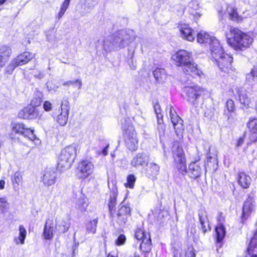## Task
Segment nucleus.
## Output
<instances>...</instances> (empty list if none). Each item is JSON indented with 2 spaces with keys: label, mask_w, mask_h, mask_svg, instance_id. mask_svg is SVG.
Masks as SVG:
<instances>
[{
  "label": "nucleus",
  "mask_w": 257,
  "mask_h": 257,
  "mask_svg": "<svg viewBox=\"0 0 257 257\" xmlns=\"http://www.w3.org/2000/svg\"><path fill=\"white\" fill-rule=\"evenodd\" d=\"M19 65L16 63V61L13 59L10 64L6 67V73L10 74L13 72L15 68Z\"/></svg>",
  "instance_id": "8fccbe9b"
},
{
  "label": "nucleus",
  "mask_w": 257,
  "mask_h": 257,
  "mask_svg": "<svg viewBox=\"0 0 257 257\" xmlns=\"http://www.w3.org/2000/svg\"><path fill=\"white\" fill-rule=\"evenodd\" d=\"M175 165L178 172L182 175L188 174L186 165V159L174 161Z\"/></svg>",
  "instance_id": "f704fd0d"
},
{
  "label": "nucleus",
  "mask_w": 257,
  "mask_h": 257,
  "mask_svg": "<svg viewBox=\"0 0 257 257\" xmlns=\"http://www.w3.org/2000/svg\"><path fill=\"white\" fill-rule=\"evenodd\" d=\"M134 51H133L131 53L130 52L128 53V57H130V59H128V64L130 65V68L133 70H135L137 68V65H136V63L134 62L133 61V56H134Z\"/></svg>",
  "instance_id": "5fc2aeb1"
},
{
  "label": "nucleus",
  "mask_w": 257,
  "mask_h": 257,
  "mask_svg": "<svg viewBox=\"0 0 257 257\" xmlns=\"http://www.w3.org/2000/svg\"><path fill=\"white\" fill-rule=\"evenodd\" d=\"M215 39V38L210 36L207 33L203 31H201L197 35V42L200 44H210L213 41L212 39Z\"/></svg>",
  "instance_id": "bb28decb"
},
{
  "label": "nucleus",
  "mask_w": 257,
  "mask_h": 257,
  "mask_svg": "<svg viewBox=\"0 0 257 257\" xmlns=\"http://www.w3.org/2000/svg\"><path fill=\"white\" fill-rule=\"evenodd\" d=\"M62 85L64 86L73 85L79 88L80 87V81L79 80L67 81L64 82Z\"/></svg>",
  "instance_id": "6e6d98bb"
},
{
  "label": "nucleus",
  "mask_w": 257,
  "mask_h": 257,
  "mask_svg": "<svg viewBox=\"0 0 257 257\" xmlns=\"http://www.w3.org/2000/svg\"><path fill=\"white\" fill-rule=\"evenodd\" d=\"M32 73L35 77L40 79L43 78L44 76V74L42 72L37 69L34 70Z\"/></svg>",
  "instance_id": "680f3d73"
},
{
  "label": "nucleus",
  "mask_w": 257,
  "mask_h": 257,
  "mask_svg": "<svg viewBox=\"0 0 257 257\" xmlns=\"http://www.w3.org/2000/svg\"><path fill=\"white\" fill-rule=\"evenodd\" d=\"M43 236L45 239L50 240L53 239L54 236V224L52 219H48L46 220Z\"/></svg>",
  "instance_id": "a211bd4d"
},
{
  "label": "nucleus",
  "mask_w": 257,
  "mask_h": 257,
  "mask_svg": "<svg viewBox=\"0 0 257 257\" xmlns=\"http://www.w3.org/2000/svg\"><path fill=\"white\" fill-rule=\"evenodd\" d=\"M215 232L217 236V241L218 242L222 241L224 238L225 234V228L223 223H219L215 228Z\"/></svg>",
  "instance_id": "72a5a7b5"
},
{
  "label": "nucleus",
  "mask_w": 257,
  "mask_h": 257,
  "mask_svg": "<svg viewBox=\"0 0 257 257\" xmlns=\"http://www.w3.org/2000/svg\"><path fill=\"white\" fill-rule=\"evenodd\" d=\"M247 127L249 128L251 135L250 136V139L251 142H255L257 141V119L251 118L249 119L247 123Z\"/></svg>",
  "instance_id": "aec40b11"
},
{
  "label": "nucleus",
  "mask_w": 257,
  "mask_h": 257,
  "mask_svg": "<svg viewBox=\"0 0 257 257\" xmlns=\"http://www.w3.org/2000/svg\"><path fill=\"white\" fill-rule=\"evenodd\" d=\"M179 28L182 38L191 42L194 40L196 34L188 24H181Z\"/></svg>",
  "instance_id": "4468645a"
},
{
  "label": "nucleus",
  "mask_w": 257,
  "mask_h": 257,
  "mask_svg": "<svg viewBox=\"0 0 257 257\" xmlns=\"http://www.w3.org/2000/svg\"><path fill=\"white\" fill-rule=\"evenodd\" d=\"M179 257H196L194 248L192 247H189L186 250L182 251Z\"/></svg>",
  "instance_id": "c03bdc74"
},
{
  "label": "nucleus",
  "mask_w": 257,
  "mask_h": 257,
  "mask_svg": "<svg viewBox=\"0 0 257 257\" xmlns=\"http://www.w3.org/2000/svg\"><path fill=\"white\" fill-rule=\"evenodd\" d=\"M136 178L134 175H130L127 177V183L125 184L126 187L133 188Z\"/></svg>",
  "instance_id": "09e8293b"
},
{
  "label": "nucleus",
  "mask_w": 257,
  "mask_h": 257,
  "mask_svg": "<svg viewBox=\"0 0 257 257\" xmlns=\"http://www.w3.org/2000/svg\"><path fill=\"white\" fill-rule=\"evenodd\" d=\"M250 177L243 172L238 174V181L239 185L243 188H247L250 184Z\"/></svg>",
  "instance_id": "7c9ffc66"
},
{
  "label": "nucleus",
  "mask_w": 257,
  "mask_h": 257,
  "mask_svg": "<svg viewBox=\"0 0 257 257\" xmlns=\"http://www.w3.org/2000/svg\"><path fill=\"white\" fill-rule=\"evenodd\" d=\"M40 116V114L38 109L30 105L20 110L18 113L19 117L23 119H36Z\"/></svg>",
  "instance_id": "6e6552de"
},
{
  "label": "nucleus",
  "mask_w": 257,
  "mask_h": 257,
  "mask_svg": "<svg viewBox=\"0 0 257 257\" xmlns=\"http://www.w3.org/2000/svg\"><path fill=\"white\" fill-rule=\"evenodd\" d=\"M135 237L138 240H142V241L145 238V237H148L150 236L148 233H146L144 231L140 228H138L135 232Z\"/></svg>",
  "instance_id": "49530a36"
},
{
  "label": "nucleus",
  "mask_w": 257,
  "mask_h": 257,
  "mask_svg": "<svg viewBox=\"0 0 257 257\" xmlns=\"http://www.w3.org/2000/svg\"><path fill=\"white\" fill-rule=\"evenodd\" d=\"M172 60L177 66H181L184 72L193 77L201 76L202 72L198 69L191 58V54L184 50H180L172 56Z\"/></svg>",
  "instance_id": "f257e3e1"
},
{
  "label": "nucleus",
  "mask_w": 257,
  "mask_h": 257,
  "mask_svg": "<svg viewBox=\"0 0 257 257\" xmlns=\"http://www.w3.org/2000/svg\"><path fill=\"white\" fill-rule=\"evenodd\" d=\"M226 107L229 112H233L235 111V104L232 99H229L226 103Z\"/></svg>",
  "instance_id": "864d4df0"
},
{
  "label": "nucleus",
  "mask_w": 257,
  "mask_h": 257,
  "mask_svg": "<svg viewBox=\"0 0 257 257\" xmlns=\"http://www.w3.org/2000/svg\"><path fill=\"white\" fill-rule=\"evenodd\" d=\"M43 94L40 91H37L35 92L33 98L31 100L30 105L33 106L34 107L41 105L42 101Z\"/></svg>",
  "instance_id": "ea45409f"
},
{
  "label": "nucleus",
  "mask_w": 257,
  "mask_h": 257,
  "mask_svg": "<svg viewBox=\"0 0 257 257\" xmlns=\"http://www.w3.org/2000/svg\"><path fill=\"white\" fill-rule=\"evenodd\" d=\"M160 171V166L155 163H150L148 164L146 168V174L149 177H154Z\"/></svg>",
  "instance_id": "c85d7f7f"
},
{
  "label": "nucleus",
  "mask_w": 257,
  "mask_h": 257,
  "mask_svg": "<svg viewBox=\"0 0 257 257\" xmlns=\"http://www.w3.org/2000/svg\"><path fill=\"white\" fill-rule=\"evenodd\" d=\"M93 165L89 161H85L81 162V178H86L93 171Z\"/></svg>",
  "instance_id": "b1692460"
},
{
  "label": "nucleus",
  "mask_w": 257,
  "mask_h": 257,
  "mask_svg": "<svg viewBox=\"0 0 257 257\" xmlns=\"http://www.w3.org/2000/svg\"><path fill=\"white\" fill-rule=\"evenodd\" d=\"M228 44L236 50L243 51L249 48L253 39L237 28L231 27L226 34Z\"/></svg>",
  "instance_id": "f03ea898"
},
{
  "label": "nucleus",
  "mask_w": 257,
  "mask_h": 257,
  "mask_svg": "<svg viewBox=\"0 0 257 257\" xmlns=\"http://www.w3.org/2000/svg\"><path fill=\"white\" fill-rule=\"evenodd\" d=\"M200 222L201 225V229L204 233H205L208 228H209L208 220L206 212L204 209L199 210L198 213Z\"/></svg>",
  "instance_id": "393cba45"
},
{
  "label": "nucleus",
  "mask_w": 257,
  "mask_h": 257,
  "mask_svg": "<svg viewBox=\"0 0 257 257\" xmlns=\"http://www.w3.org/2000/svg\"><path fill=\"white\" fill-rule=\"evenodd\" d=\"M61 111L59 114L58 115L57 117V121L61 126L65 125L68 120L69 114V107L66 103H62L60 107L58 109L59 112Z\"/></svg>",
  "instance_id": "2eb2a0df"
},
{
  "label": "nucleus",
  "mask_w": 257,
  "mask_h": 257,
  "mask_svg": "<svg viewBox=\"0 0 257 257\" xmlns=\"http://www.w3.org/2000/svg\"><path fill=\"white\" fill-rule=\"evenodd\" d=\"M233 58L228 54H225L220 57L218 60L215 61L220 69L224 72H227L231 68V63Z\"/></svg>",
  "instance_id": "ddd939ff"
},
{
  "label": "nucleus",
  "mask_w": 257,
  "mask_h": 257,
  "mask_svg": "<svg viewBox=\"0 0 257 257\" xmlns=\"http://www.w3.org/2000/svg\"><path fill=\"white\" fill-rule=\"evenodd\" d=\"M140 249L144 252H149L151 250L152 243L150 236L145 237L140 245Z\"/></svg>",
  "instance_id": "58836bf2"
},
{
  "label": "nucleus",
  "mask_w": 257,
  "mask_h": 257,
  "mask_svg": "<svg viewBox=\"0 0 257 257\" xmlns=\"http://www.w3.org/2000/svg\"><path fill=\"white\" fill-rule=\"evenodd\" d=\"M171 120L173 124L175 132L177 136H182V132L184 130L183 120L177 115V117L172 116L170 117Z\"/></svg>",
  "instance_id": "4be33fe9"
},
{
  "label": "nucleus",
  "mask_w": 257,
  "mask_h": 257,
  "mask_svg": "<svg viewBox=\"0 0 257 257\" xmlns=\"http://www.w3.org/2000/svg\"><path fill=\"white\" fill-rule=\"evenodd\" d=\"M76 156V148L74 146H69L61 151L59 157L58 168L63 171L69 169Z\"/></svg>",
  "instance_id": "7ed1b4c3"
},
{
  "label": "nucleus",
  "mask_w": 257,
  "mask_h": 257,
  "mask_svg": "<svg viewBox=\"0 0 257 257\" xmlns=\"http://www.w3.org/2000/svg\"><path fill=\"white\" fill-rule=\"evenodd\" d=\"M12 132L28 138L33 141L36 145L40 143V141L34 135V130L25 127L24 124L20 123H16L12 124Z\"/></svg>",
  "instance_id": "0eeeda50"
},
{
  "label": "nucleus",
  "mask_w": 257,
  "mask_h": 257,
  "mask_svg": "<svg viewBox=\"0 0 257 257\" xmlns=\"http://www.w3.org/2000/svg\"><path fill=\"white\" fill-rule=\"evenodd\" d=\"M190 13L194 17V18L196 19H198L201 16V15L196 11H190Z\"/></svg>",
  "instance_id": "774afa93"
},
{
  "label": "nucleus",
  "mask_w": 257,
  "mask_h": 257,
  "mask_svg": "<svg viewBox=\"0 0 257 257\" xmlns=\"http://www.w3.org/2000/svg\"><path fill=\"white\" fill-rule=\"evenodd\" d=\"M117 195V190L114 188L111 192L110 199L108 203L109 210L110 215L112 214V211L116 205V198Z\"/></svg>",
  "instance_id": "4c0bfd02"
},
{
  "label": "nucleus",
  "mask_w": 257,
  "mask_h": 257,
  "mask_svg": "<svg viewBox=\"0 0 257 257\" xmlns=\"http://www.w3.org/2000/svg\"><path fill=\"white\" fill-rule=\"evenodd\" d=\"M206 90L200 87L191 84L185 86L184 88L185 98L191 105L196 106L198 104V99L202 95H204Z\"/></svg>",
  "instance_id": "39448f33"
},
{
  "label": "nucleus",
  "mask_w": 257,
  "mask_h": 257,
  "mask_svg": "<svg viewBox=\"0 0 257 257\" xmlns=\"http://www.w3.org/2000/svg\"><path fill=\"white\" fill-rule=\"evenodd\" d=\"M14 188L18 187L23 183V176L21 172H16L12 178Z\"/></svg>",
  "instance_id": "79ce46f5"
},
{
  "label": "nucleus",
  "mask_w": 257,
  "mask_h": 257,
  "mask_svg": "<svg viewBox=\"0 0 257 257\" xmlns=\"http://www.w3.org/2000/svg\"><path fill=\"white\" fill-rule=\"evenodd\" d=\"M27 231L24 226L20 225L19 227L18 235L15 236L14 241L16 245L24 244L26 238Z\"/></svg>",
  "instance_id": "a878e982"
},
{
  "label": "nucleus",
  "mask_w": 257,
  "mask_h": 257,
  "mask_svg": "<svg viewBox=\"0 0 257 257\" xmlns=\"http://www.w3.org/2000/svg\"><path fill=\"white\" fill-rule=\"evenodd\" d=\"M46 85H47V89L49 91H56L57 90V89L59 87L58 85L54 84L51 82H48L46 83Z\"/></svg>",
  "instance_id": "bf43d9fd"
},
{
  "label": "nucleus",
  "mask_w": 257,
  "mask_h": 257,
  "mask_svg": "<svg viewBox=\"0 0 257 257\" xmlns=\"http://www.w3.org/2000/svg\"><path fill=\"white\" fill-rule=\"evenodd\" d=\"M131 212L130 208L127 206H122L118 210L117 215L118 219L122 223H125Z\"/></svg>",
  "instance_id": "cd10ccee"
},
{
  "label": "nucleus",
  "mask_w": 257,
  "mask_h": 257,
  "mask_svg": "<svg viewBox=\"0 0 257 257\" xmlns=\"http://www.w3.org/2000/svg\"><path fill=\"white\" fill-rule=\"evenodd\" d=\"M255 77H257V65L253 66L250 73L246 75V79L249 81H253Z\"/></svg>",
  "instance_id": "3c124183"
},
{
  "label": "nucleus",
  "mask_w": 257,
  "mask_h": 257,
  "mask_svg": "<svg viewBox=\"0 0 257 257\" xmlns=\"http://www.w3.org/2000/svg\"><path fill=\"white\" fill-rule=\"evenodd\" d=\"M8 205V203L5 198H0V213H3Z\"/></svg>",
  "instance_id": "603ef678"
},
{
  "label": "nucleus",
  "mask_w": 257,
  "mask_h": 257,
  "mask_svg": "<svg viewBox=\"0 0 257 257\" xmlns=\"http://www.w3.org/2000/svg\"><path fill=\"white\" fill-rule=\"evenodd\" d=\"M212 40L213 41L209 44L210 49L211 52L212 59L215 61L218 60L220 57L226 53H224L223 49L219 41L216 38Z\"/></svg>",
  "instance_id": "9b49d317"
},
{
  "label": "nucleus",
  "mask_w": 257,
  "mask_h": 257,
  "mask_svg": "<svg viewBox=\"0 0 257 257\" xmlns=\"http://www.w3.org/2000/svg\"><path fill=\"white\" fill-rule=\"evenodd\" d=\"M70 224L66 220H56V229L59 233L66 232L69 228Z\"/></svg>",
  "instance_id": "c756f323"
},
{
  "label": "nucleus",
  "mask_w": 257,
  "mask_h": 257,
  "mask_svg": "<svg viewBox=\"0 0 257 257\" xmlns=\"http://www.w3.org/2000/svg\"><path fill=\"white\" fill-rule=\"evenodd\" d=\"M247 251L250 257H257V239L254 237L251 238L248 246Z\"/></svg>",
  "instance_id": "2f4dec72"
},
{
  "label": "nucleus",
  "mask_w": 257,
  "mask_h": 257,
  "mask_svg": "<svg viewBox=\"0 0 257 257\" xmlns=\"http://www.w3.org/2000/svg\"><path fill=\"white\" fill-rule=\"evenodd\" d=\"M57 173L54 168H47L43 173L42 181L45 186H50L56 182Z\"/></svg>",
  "instance_id": "1a4fd4ad"
},
{
  "label": "nucleus",
  "mask_w": 257,
  "mask_h": 257,
  "mask_svg": "<svg viewBox=\"0 0 257 257\" xmlns=\"http://www.w3.org/2000/svg\"><path fill=\"white\" fill-rule=\"evenodd\" d=\"M71 0H64L63 2L58 15V18L60 19L64 14L67 10Z\"/></svg>",
  "instance_id": "a18cd8bd"
},
{
  "label": "nucleus",
  "mask_w": 257,
  "mask_h": 257,
  "mask_svg": "<svg viewBox=\"0 0 257 257\" xmlns=\"http://www.w3.org/2000/svg\"><path fill=\"white\" fill-rule=\"evenodd\" d=\"M174 161L186 159L185 153L178 142H175L172 148Z\"/></svg>",
  "instance_id": "6ab92c4d"
},
{
  "label": "nucleus",
  "mask_w": 257,
  "mask_h": 257,
  "mask_svg": "<svg viewBox=\"0 0 257 257\" xmlns=\"http://www.w3.org/2000/svg\"><path fill=\"white\" fill-rule=\"evenodd\" d=\"M226 11L230 17V19L236 21H238L239 20V18L238 13L236 12V9L232 7L229 6L227 8Z\"/></svg>",
  "instance_id": "37998d69"
},
{
  "label": "nucleus",
  "mask_w": 257,
  "mask_h": 257,
  "mask_svg": "<svg viewBox=\"0 0 257 257\" xmlns=\"http://www.w3.org/2000/svg\"><path fill=\"white\" fill-rule=\"evenodd\" d=\"M112 37L113 39L112 45L107 44L109 40H104L103 48L106 51H110L123 48L130 42L129 36L124 31H120L116 35Z\"/></svg>",
  "instance_id": "20e7f679"
},
{
  "label": "nucleus",
  "mask_w": 257,
  "mask_h": 257,
  "mask_svg": "<svg viewBox=\"0 0 257 257\" xmlns=\"http://www.w3.org/2000/svg\"><path fill=\"white\" fill-rule=\"evenodd\" d=\"M254 208L255 204L253 199L249 196L244 202L242 218L246 219L254 211Z\"/></svg>",
  "instance_id": "f3484780"
},
{
  "label": "nucleus",
  "mask_w": 257,
  "mask_h": 257,
  "mask_svg": "<svg viewBox=\"0 0 257 257\" xmlns=\"http://www.w3.org/2000/svg\"><path fill=\"white\" fill-rule=\"evenodd\" d=\"M239 97V101L246 107H249L251 99L248 97V93L243 88L238 89L237 91Z\"/></svg>",
  "instance_id": "412c9836"
},
{
  "label": "nucleus",
  "mask_w": 257,
  "mask_h": 257,
  "mask_svg": "<svg viewBox=\"0 0 257 257\" xmlns=\"http://www.w3.org/2000/svg\"><path fill=\"white\" fill-rule=\"evenodd\" d=\"M34 56L33 54L29 52H25L18 55L14 59L16 61V63L20 66L27 63L34 57Z\"/></svg>",
  "instance_id": "5701e85b"
},
{
  "label": "nucleus",
  "mask_w": 257,
  "mask_h": 257,
  "mask_svg": "<svg viewBox=\"0 0 257 257\" xmlns=\"http://www.w3.org/2000/svg\"><path fill=\"white\" fill-rule=\"evenodd\" d=\"M126 237L125 235L123 234H120L115 240V244L117 245H121L124 243Z\"/></svg>",
  "instance_id": "13d9d810"
},
{
  "label": "nucleus",
  "mask_w": 257,
  "mask_h": 257,
  "mask_svg": "<svg viewBox=\"0 0 257 257\" xmlns=\"http://www.w3.org/2000/svg\"><path fill=\"white\" fill-rule=\"evenodd\" d=\"M96 0H85V6L91 9L96 4Z\"/></svg>",
  "instance_id": "052dcab7"
},
{
  "label": "nucleus",
  "mask_w": 257,
  "mask_h": 257,
  "mask_svg": "<svg viewBox=\"0 0 257 257\" xmlns=\"http://www.w3.org/2000/svg\"><path fill=\"white\" fill-rule=\"evenodd\" d=\"M200 160L199 156L195 158L188 166V175L193 179H196L199 177L201 174L202 169L200 166L197 164V162Z\"/></svg>",
  "instance_id": "f8f14e48"
},
{
  "label": "nucleus",
  "mask_w": 257,
  "mask_h": 257,
  "mask_svg": "<svg viewBox=\"0 0 257 257\" xmlns=\"http://www.w3.org/2000/svg\"><path fill=\"white\" fill-rule=\"evenodd\" d=\"M123 138L126 148L131 151H135L138 148V138L134 127L131 124L122 126Z\"/></svg>",
  "instance_id": "423d86ee"
},
{
  "label": "nucleus",
  "mask_w": 257,
  "mask_h": 257,
  "mask_svg": "<svg viewBox=\"0 0 257 257\" xmlns=\"http://www.w3.org/2000/svg\"><path fill=\"white\" fill-rule=\"evenodd\" d=\"M154 76L158 82L163 81L166 77L165 69L162 68H156L153 71Z\"/></svg>",
  "instance_id": "a19ab883"
},
{
  "label": "nucleus",
  "mask_w": 257,
  "mask_h": 257,
  "mask_svg": "<svg viewBox=\"0 0 257 257\" xmlns=\"http://www.w3.org/2000/svg\"><path fill=\"white\" fill-rule=\"evenodd\" d=\"M89 203L88 198L84 195L81 194V211L82 210L85 211Z\"/></svg>",
  "instance_id": "4d7b16f0"
},
{
  "label": "nucleus",
  "mask_w": 257,
  "mask_h": 257,
  "mask_svg": "<svg viewBox=\"0 0 257 257\" xmlns=\"http://www.w3.org/2000/svg\"><path fill=\"white\" fill-rule=\"evenodd\" d=\"M98 220L97 218L87 221L85 223L86 233L94 234L96 232Z\"/></svg>",
  "instance_id": "473e14b6"
},
{
  "label": "nucleus",
  "mask_w": 257,
  "mask_h": 257,
  "mask_svg": "<svg viewBox=\"0 0 257 257\" xmlns=\"http://www.w3.org/2000/svg\"><path fill=\"white\" fill-rule=\"evenodd\" d=\"M154 110H155V113L156 114V116H157V120H158V128L159 130H160V129H161L162 130V131L163 132L164 129L163 125L162 124V123H163V115L161 113V109L160 105L158 103H156L154 105Z\"/></svg>",
  "instance_id": "e433bc0d"
},
{
  "label": "nucleus",
  "mask_w": 257,
  "mask_h": 257,
  "mask_svg": "<svg viewBox=\"0 0 257 257\" xmlns=\"http://www.w3.org/2000/svg\"><path fill=\"white\" fill-rule=\"evenodd\" d=\"M12 54L10 47L4 45L0 46V70L8 62Z\"/></svg>",
  "instance_id": "dca6fc26"
},
{
  "label": "nucleus",
  "mask_w": 257,
  "mask_h": 257,
  "mask_svg": "<svg viewBox=\"0 0 257 257\" xmlns=\"http://www.w3.org/2000/svg\"><path fill=\"white\" fill-rule=\"evenodd\" d=\"M175 165L178 172L182 175L188 174L186 165V159L174 161Z\"/></svg>",
  "instance_id": "c9c22d12"
},
{
  "label": "nucleus",
  "mask_w": 257,
  "mask_h": 257,
  "mask_svg": "<svg viewBox=\"0 0 257 257\" xmlns=\"http://www.w3.org/2000/svg\"><path fill=\"white\" fill-rule=\"evenodd\" d=\"M169 109V114H170V117H171L172 116H175L176 117H177V114L176 112L175 111V109L173 108V107L171 105L169 106V107L168 108Z\"/></svg>",
  "instance_id": "69168bd1"
},
{
  "label": "nucleus",
  "mask_w": 257,
  "mask_h": 257,
  "mask_svg": "<svg viewBox=\"0 0 257 257\" xmlns=\"http://www.w3.org/2000/svg\"><path fill=\"white\" fill-rule=\"evenodd\" d=\"M245 136L244 135L240 137L237 140L235 146L236 148H239L243 144L244 142Z\"/></svg>",
  "instance_id": "0e129e2a"
},
{
  "label": "nucleus",
  "mask_w": 257,
  "mask_h": 257,
  "mask_svg": "<svg viewBox=\"0 0 257 257\" xmlns=\"http://www.w3.org/2000/svg\"><path fill=\"white\" fill-rule=\"evenodd\" d=\"M149 156L144 152L136 154L131 161V165L136 168H139L148 164Z\"/></svg>",
  "instance_id": "9d476101"
},
{
  "label": "nucleus",
  "mask_w": 257,
  "mask_h": 257,
  "mask_svg": "<svg viewBox=\"0 0 257 257\" xmlns=\"http://www.w3.org/2000/svg\"><path fill=\"white\" fill-rule=\"evenodd\" d=\"M207 159L208 161L216 162L217 160V152L215 149H211L209 150V152L207 156Z\"/></svg>",
  "instance_id": "de8ad7c7"
},
{
  "label": "nucleus",
  "mask_w": 257,
  "mask_h": 257,
  "mask_svg": "<svg viewBox=\"0 0 257 257\" xmlns=\"http://www.w3.org/2000/svg\"><path fill=\"white\" fill-rule=\"evenodd\" d=\"M52 108V103L49 101H45L43 103V108L46 111H50Z\"/></svg>",
  "instance_id": "e2e57ef3"
},
{
  "label": "nucleus",
  "mask_w": 257,
  "mask_h": 257,
  "mask_svg": "<svg viewBox=\"0 0 257 257\" xmlns=\"http://www.w3.org/2000/svg\"><path fill=\"white\" fill-rule=\"evenodd\" d=\"M189 6L190 8L194 9V10L198 8V4L196 1H191L189 4Z\"/></svg>",
  "instance_id": "338daca9"
}]
</instances>
